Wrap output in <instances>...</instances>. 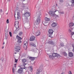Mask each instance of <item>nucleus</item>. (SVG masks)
Wrapping results in <instances>:
<instances>
[{"label": "nucleus", "mask_w": 74, "mask_h": 74, "mask_svg": "<svg viewBox=\"0 0 74 74\" xmlns=\"http://www.w3.org/2000/svg\"><path fill=\"white\" fill-rule=\"evenodd\" d=\"M41 12H40L38 14V18L36 21V25H38V24L40 23V21H41V17H40V16H41Z\"/></svg>", "instance_id": "f257e3e1"}, {"label": "nucleus", "mask_w": 74, "mask_h": 74, "mask_svg": "<svg viewBox=\"0 0 74 74\" xmlns=\"http://www.w3.org/2000/svg\"><path fill=\"white\" fill-rule=\"evenodd\" d=\"M56 11V10L55 11H50L49 12V14L51 15L52 16H53L54 17H57L58 15H56L55 12Z\"/></svg>", "instance_id": "f03ea898"}, {"label": "nucleus", "mask_w": 74, "mask_h": 74, "mask_svg": "<svg viewBox=\"0 0 74 74\" xmlns=\"http://www.w3.org/2000/svg\"><path fill=\"white\" fill-rule=\"evenodd\" d=\"M53 31L52 29H50L49 30V37L52 38V35L53 34Z\"/></svg>", "instance_id": "7ed1b4c3"}, {"label": "nucleus", "mask_w": 74, "mask_h": 74, "mask_svg": "<svg viewBox=\"0 0 74 74\" xmlns=\"http://www.w3.org/2000/svg\"><path fill=\"white\" fill-rule=\"evenodd\" d=\"M19 22L17 21H16L15 22L14 26L16 28V31H17V32H18V30H19Z\"/></svg>", "instance_id": "20e7f679"}, {"label": "nucleus", "mask_w": 74, "mask_h": 74, "mask_svg": "<svg viewBox=\"0 0 74 74\" xmlns=\"http://www.w3.org/2000/svg\"><path fill=\"white\" fill-rule=\"evenodd\" d=\"M22 61L23 62V65H21V67H24V68H23V69H26V67H25V65H26V64H27V63H26V60L24 59H23L22 60Z\"/></svg>", "instance_id": "39448f33"}, {"label": "nucleus", "mask_w": 74, "mask_h": 74, "mask_svg": "<svg viewBox=\"0 0 74 74\" xmlns=\"http://www.w3.org/2000/svg\"><path fill=\"white\" fill-rule=\"evenodd\" d=\"M26 17H29L30 15V13L28 12H26L25 14H23Z\"/></svg>", "instance_id": "423d86ee"}, {"label": "nucleus", "mask_w": 74, "mask_h": 74, "mask_svg": "<svg viewBox=\"0 0 74 74\" xmlns=\"http://www.w3.org/2000/svg\"><path fill=\"white\" fill-rule=\"evenodd\" d=\"M51 26L53 27H56L57 26V23L55 21L53 22Z\"/></svg>", "instance_id": "0eeeda50"}, {"label": "nucleus", "mask_w": 74, "mask_h": 74, "mask_svg": "<svg viewBox=\"0 0 74 74\" xmlns=\"http://www.w3.org/2000/svg\"><path fill=\"white\" fill-rule=\"evenodd\" d=\"M52 56L53 57H58L59 56V55L57 53H53L52 54Z\"/></svg>", "instance_id": "6e6552de"}, {"label": "nucleus", "mask_w": 74, "mask_h": 74, "mask_svg": "<svg viewBox=\"0 0 74 74\" xmlns=\"http://www.w3.org/2000/svg\"><path fill=\"white\" fill-rule=\"evenodd\" d=\"M22 41V40L19 39V44L20 45L19 49V51L21 49V45H22V44H21Z\"/></svg>", "instance_id": "1a4fd4ad"}, {"label": "nucleus", "mask_w": 74, "mask_h": 74, "mask_svg": "<svg viewBox=\"0 0 74 74\" xmlns=\"http://www.w3.org/2000/svg\"><path fill=\"white\" fill-rule=\"evenodd\" d=\"M36 37L35 36H32L30 38L29 40L30 41H34V40H35Z\"/></svg>", "instance_id": "9d476101"}, {"label": "nucleus", "mask_w": 74, "mask_h": 74, "mask_svg": "<svg viewBox=\"0 0 74 74\" xmlns=\"http://www.w3.org/2000/svg\"><path fill=\"white\" fill-rule=\"evenodd\" d=\"M24 69V68H21L19 69V74H22L23 72V69Z\"/></svg>", "instance_id": "9b49d317"}, {"label": "nucleus", "mask_w": 74, "mask_h": 74, "mask_svg": "<svg viewBox=\"0 0 74 74\" xmlns=\"http://www.w3.org/2000/svg\"><path fill=\"white\" fill-rule=\"evenodd\" d=\"M27 47V42H26V43L24 44V48L25 49H26Z\"/></svg>", "instance_id": "f8f14e48"}, {"label": "nucleus", "mask_w": 74, "mask_h": 74, "mask_svg": "<svg viewBox=\"0 0 74 74\" xmlns=\"http://www.w3.org/2000/svg\"><path fill=\"white\" fill-rule=\"evenodd\" d=\"M14 50L16 52H19V46H16L15 47Z\"/></svg>", "instance_id": "ddd939ff"}, {"label": "nucleus", "mask_w": 74, "mask_h": 74, "mask_svg": "<svg viewBox=\"0 0 74 74\" xmlns=\"http://www.w3.org/2000/svg\"><path fill=\"white\" fill-rule=\"evenodd\" d=\"M48 43L49 44H51V45H53L55 44V42H53V41L52 40H50L48 42Z\"/></svg>", "instance_id": "4468645a"}, {"label": "nucleus", "mask_w": 74, "mask_h": 74, "mask_svg": "<svg viewBox=\"0 0 74 74\" xmlns=\"http://www.w3.org/2000/svg\"><path fill=\"white\" fill-rule=\"evenodd\" d=\"M45 23H48V21H49L50 20L49 18H47V17H46L45 18Z\"/></svg>", "instance_id": "2eb2a0df"}, {"label": "nucleus", "mask_w": 74, "mask_h": 74, "mask_svg": "<svg viewBox=\"0 0 74 74\" xmlns=\"http://www.w3.org/2000/svg\"><path fill=\"white\" fill-rule=\"evenodd\" d=\"M74 56V55L73 54V53L71 52H70L69 53V57H73Z\"/></svg>", "instance_id": "dca6fc26"}, {"label": "nucleus", "mask_w": 74, "mask_h": 74, "mask_svg": "<svg viewBox=\"0 0 74 74\" xmlns=\"http://www.w3.org/2000/svg\"><path fill=\"white\" fill-rule=\"evenodd\" d=\"M69 26L70 28H71V27L74 26V23H71L69 24Z\"/></svg>", "instance_id": "f3484780"}, {"label": "nucleus", "mask_w": 74, "mask_h": 74, "mask_svg": "<svg viewBox=\"0 0 74 74\" xmlns=\"http://www.w3.org/2000/svg\"><path fill=\"white\" fill-rule=\"evenodd\" d=\"M30 47H36V45L34 43L32 42L30 43Z\"/></svg>", "instance_id": "a211bd4d"}, {"label": "nucleus", "mask_w": 74, "mask_h": 74, "mask_svg": "<svg viewBox=\"0 0 74 74\" xmlns=\"http://www.w3.org/2000/svg\"><path fill=\"white\" fill-rule=\"evenodd\" d=\"M73 28H70L69 30H68V32L69 33H72V30H73Z\"/></svg>", "instance_id": "6ab92c4d"}, {"label": "nucleus", "mask_w": 74, "mask_h": 74, "mask_svg": "<svg viewBox=\"0 0 74 74\" xmlns=\"http://www.w3.org/2000/svg\"><path fill=\"white\" fill-rule=\"evenodd\" d=\"M18 14H19V12H17V16L16 17V18H16V17H15V15H16V14H15H15L14 17L15 18V20H16H16L18 19V18H19V17H18V15H19Z\"/></svg>", "instance_id": "aec40b11"}, {"label": "nucleus", "mask_w": 74, "mask_h": 74, "mask_svg": "<svg viewBox=\"0 0 74 74\" xmlns=\"http://www.w3.org/2000/svg\"><path fill=\"white\" fill-rule=\"evenodd\" d=\"M35 59H36V57H29V59L31 60H35Z\"/></svg>", "instance_id": "412c9836"}, {"label": "nucleus", "mask_w": 74, "mask_h": 74, "mask_svg": "<svg viewBox=\"0 0 74 74\" xmlns=\"http://www.w3.org/2000/svg\"><path fill=\"white\" fill-rule=\"evenodd\" d=\"M71 2L72 3L71 5V6H72V7H73L74 5L73 4L74 3V0H71Z\"/></svg>", "instance_id": "4be33fe9"}, {"label": "nucleus", "mask_w": 74, "mask_h": 74, "mask_svg": "<svg viewBox=\"0 0 74 74\" xmlns=\"http://www.w3.org/2000/svg\"><path fill=\"white\" fill-rule=\"evenodd\" d=\"M23 33V32H19V35L20 36H21L22 35V34Z\"/></svg>", "instance_id": "5701e85b"}, {"label": "nucleus", "mask_w": 74, "mask_h": 74, "mask_svg": "<svg viewBox=\"0 0 74 74\" xmlns=\"http://www.w3.org/2000/svg\"><path fill=\"white\" fill-rule=\"evenodd\" d=\"M36 34L37 36H38L40 34V32H38L36 33Z\"/></svg>", "instance_id": "b1692460"}, {"label": "nucleus", "mask_w": 74, "mask_h": 74, "mask_svg": "<svg viewBox=\"0 0 74 74\" xmlns=\"http://www.w3.org/2000/svg\"><path fill=\"white\" fill-rule=\"evenodd\" d=\"M25 22H29V20H28V18H26L25 19Z\"/></svg>", "instance_id": "393cba45"}, {"label": "nucleus", "mask_w": 74, "mask_h": 74, "mask_svg": "<svg viewBox=\"0 0 74 74\" xmlns=\"http://www.w3.org/2000/svg\"><path fill=\"white\" fill-rule=\"evenodd\" d=\"M16 39L18 40L17 42H19V36L18 35H17L16 37Z\"/></svg>", "instance_id": "a878e982"}, {"label": "nucleus", "mask_w": 74, "mask_h": 74, "mask_svg": "<svg viewBox=\"0 0 74 74\" xmlns=\"http://www.w3.org/2000/svg\"><path fill=\"white\" fill-rule=\"evenodd\" d=\"M63 53V55H64V56H67V53H66V52H64Z\"/></svg>", "instance_id": "bb28decb"}, {"label": "nucleus", "mask_w": 74, "mask_h": 74, "mask_svg": "<svg viewBox=\"0 0 74 74\" xmlns=\"http://www.w3.org/2000/svg\"><path fill=\"white\" fill-rule=\"evenodd\" d=\"M29 69H30L31 70V71H33V67H32V66H30L29 67Z\"/></svg>", "instance_id": "cd10ccee"}, {"label": "nucleus", "mask_w": 74, "mask_h": 74, "mask_svg": "<svg viewBox=\"0 0 74 74\" xmlns=\"http://www.w3.org/2000/svg\"><path fill=\"white\" fill-rule=\"evenodd\" d=\"M36 74H40V71L37 70L36 71Z\"/></svg>", "instance_id": "c85d7f7f"}, {"label": "nucleus", "mask_w": 74, "mask_h": 74, "mask_svg": "<svg viewBox=\"0 0 74 74\" xmlns=\"http://www.w3.org/2000/svg\"><path fill=\"white\" fill-rule=\"evenodd\" d=\"M59 13L60 14H64V13L63 11L60 12Z\"/></svg>", "instance_id": "c756f323"}, {"label": "nucleus", "mask_w": 74, "mask_h": 74, "mask_svg": "<svg viewBox=\"0 0 74 74\" xmlns=\"http://www.w3.org/2000/svg\"><path fill=\"white\" fill-rule=\"evenodd\" d=\"M60 46H61V47H63L64 46V45L63 43H61L60 44Z\"/></svg>", "instance_id": "7c9ffc66"}, {"label": "nucleus", "mask_w": 74, "mask_h": 74, "mask_svg": "<svg viewBox=\"0 0 74 74\" xmlns=\"http://www.w3.org/2000/svg\"><path fill=\"white\" fill-rule=\"evenodd\" d=\"M9 34H10V37H12V33L11 32H9Z\"/></svg>", "instance_id": "2f4dec72"}, {"label": "nucleus", "mask_w": 74, "mask_h": 74, "mask_svg": "<svg viewBox=\"0 0 74 74\" xmlns=\"http://www.w3.org/2000/svg\"><path fill=\"white\" fill-rule=\"evenodd\" d=\"M18 62V60L15 59V63H17Z\"/></svg>", "instance_id": "473e14b6"}, {"label": "nucleus", "mask_w": 74, "mask_h": 74, "mask_svg": "<svg viewBox=\"0 0 74 74\" xmlns=\"http://www.w3.org/2000/svg\"><path fill=\"white\" fill-rule=\"evenodd\" d=\"M49 57L50 59H52V56H49Z\"/></svg>", "instance_id": "72a5a7b5"}, {"label": "nucleus", "mask_w": 74, "mask_h": 74, "mask_svg": "<svg viewBox=\"0 0 74 74\" xmlns=\"http://www.w3.org/2000/svg\"><path fill=\"white\" fill-rule=\"evenodd\" d=\"M19 40H22V37H20V36H19Z\"/></svg>", "instance_id": "f704fd0d"}, {"label": "nucleus", "mask_w": 74, "mask_h": 74, "mask_svg": "<svg viewBox=\"0 0 74 74\" xmlns=\"http://www.w3.org/2000/svg\"><path fill=\"white\" fill-rule=\"evenodd\" d=\"M6 22L7 23H9V19H7L6 21Z\"/></svg>", "instance_id": "c9c22d12"}, {"label": "nucleus", "mask_w": 74, "mask_h": 74, "mask_svg": "<svg viewBox=\"0 0 74 74\" xmlns=\"http://www.w3.org/2000/svg\"><path fill=\"white\" fill-rule=\"evenodd\" d=\"M16 65H17V64H14V67L15 68H16Z\"/></svg>", "instance_id": "e433bc0d"}, {"label": "nucleus", "mask_w": 74, "mask_h": 74, "mask_svg": "<svg viewBox=\"0 0 74 74\" xmlns=\"http://www.w3.org/2000/svg\"><path fill=\"white\" fill-rule=\"evenodd\" d=\"M55 7L52 8V10H53V11H55Z\"/></svg>", "instance_id": "4c0bfd02"}, {"label": "nucleus", "mask_w": 74, "mask_h": 74, "mask_svg": "<svg viewBox=\"0 0 74 74\" xmlns=\"http://www.w3.org/2000/svg\"><path fill=\"white\" fill-rule=\"evenodd\" d=\"M69 74H72V73H71V71H69Z\"/></svg>", "instance_id": "58836bf2"}, {"label": "nucleus", "mask_w": 74, "mask_h": 74, "mask_svg": "<svg viewBox=\"0 0 74 74\" xmlns=\"http://www.w3.org/2000/svg\"><path fill=\"white\" fill-rule=\"evenodd\" d=\"M1 60L2 62H3V61L4 60V59L3 58L2 59H1Z\"/></svg>", "instance_id": "ea45409f"}, {"label": "nucleus", "mask_w": 74, "mask_h": 74, "mask_svg": "<svg viewBox=\"0 0 74 74\" xmlns=\"http://www.w3.org/2000/svg\"><path fill=\"white\" fill-rule=\"evenodd\" d=\"M71 34L72 35V36H73V34H74V32H72L71 33Z\"/></svg>", "instance_id": "a19ab883"}, {"label": "nucleus", "mask_w": 74, "mask_h": 74, "mask_svg": "<svg viewBox=\"0 0 74 74\" xmlns=\"http://www.w3.org/2000/svg\"><path fill=\"white\" fill-rule=\"evenodd\" d=\"M60 2H63V0H60Z\"/></svg>", "instance_id": "79ce46f5"}, {"label": "nucleus", "mask_w": 74, "mask_h": 74, "mask_svg": "<svg viewBox=\"0 0 74 74\" xmlns=\"http://www.w3.org/2000/svg\"><path fill=\"white\" fill-rule=\"evenodd\" d=\"M5 36H8V34H6V33H5Z\"/></svg>", "instance_id": "37998d69"}, {"label": "nucleus", "mask_w": 74, "mask_h": 74, "mask_svg": "<svg viewBox=\"0 0 74 74\" xmlns=\"http://www.w3.org/2000/svg\"><path fill=\"white\" fill-rule=\"evenodd\" d=\"M13 73H14V70H12Z\"/></svg>", "instance_id": "c03bdc74"}, {"label": "nucleus", "mask_w": 74, "mask_h": 74, "mask_svg": "<svg viewBox=\"0 0 74 74\" xmlns=\"http://www.w3.org/2000/svg\"><path fill=\"white\" fill-rule=\"evenodd\" d=\"M72 47H73V48H74V44L72 45Z\"/></svg>", "instance_id": "a18cd8bd"}, {"label": "nucleus", "mask_w": 74, "mask_h": 74, "mask_svg": "<svg viewBox=\"0 0 74 74\" xmlns=\"http://www.w3.org/2000/svg\"><path fill=\"white\" fill-rule=\"evenodd\" d=\"M2 9L0 10V12H2Z\"/></svg>", "instance_id": "49530a36"}, {"label": "nucleus", "mask_w": 74, "mask_h": 74, "mask_svg": "<svg viewBox=\"0 0 74 74\" xmlns=\"http://www.w3.org/2000/svg\"><path fill=\"white\" fill-rule=\"evenodd\" d=\"M8 37V36H5V38L6 39H7V37Z\"/></svg>", "instance_id": "de8ad7c7"}, {"label": "nucleus", "mask_w": 74, "mask_h": 74, "mask_svg": "<svg viewBox=\"0 0 74 74\" xmlns=\"http://www.w3.org/2000/svg\"><path fill=\"white\" fill-rule=\"evenodd\" d=\"M73 52H74V48H73Z\"/></svg>", "instance_id": "09e8293b"}, {"label": "nucleus", "mask_w": 74, "mask_h": 74, "mask_svg": "<svg viewBox=\"0 0 74 74\" xmlns=\"http://www.w3.org/2000/svg\"><path fill=\"white\" fill-rule=\"evenodd\" d=\"M18 73H19V69H18V71L17 72Z\"/></svg>", "instance_id": "8fccbe9b"}, {"label": "nucleus", "mask_w": 74, "mask_h": 74, "mask_svg": "<svg viewBox=\"0 0 74 74\" xmlns=\"http://www.w3.org/2000/svg\"><path fill=\"white\" fill-rule=\"evenodd\" d=\"M40 71V72H41L42 71V70H40L39 72Z\"/></svg>", "instance_id": "3c124183"}, {"label": "nucleus", "mask_w": 74, "mask_h": 74, "mask_svg": "<svg viewBox=\"0 0 74 74\" xmlns=\"http://www.w3.org/2000/svg\"><path fill=\"white\" fill-rule=\"evenodd\" d=\"M21 16H19V19H21Z\"/></svg>", "instance_id": "603ef678"}, {"label": "nucleus", "mask_w": 74, "mask_h": 74, "mask_svg": "<svg viewBox=\"0 0 74 74\" xmlns=\"http://www.w3.org/2000/svg\"><path fill=\"white\" fill-rule=\"evenodd\" d=\"M21 1H25V0H21Z\"/></svg>", "instance_id": "864d4df0"}, {"label": "nucleus", "mask_w": 74, "mask_h": 74, "mask_svg": "<svg viewBox=\"0 0 74 74\" xmlns=\"http://www.w3.org/2000/svg\"><path fill=\"white\" fill-rule=\"evenodd\" d=\"M12 70H14V68H12Z\"/></svg>", "instance_id": "5fc2aeb1"}, {"label": "nucleus", "mask_w": 74, "mask_h": 74, "mask_svg": "<svg viewBox=\"0 0 74 74\" xmlns=\"http://www.w3.org/2000/svg\"><path fill=\"white\" fill-rule=\"evenodd\" d=\"M2 49H3V48H4V47H2Z\"/></svg>", "instance_id": "6e6d98bb"}, {"label": "nucleus", "mask_w": 74, "mask_h": 74, "mask_svg": "<svg viewBox=\"0 0 74 74\" xmlns=\"http://www.w3.org/2000/svg\"><path fill=\"white\" fill-rule=\"evenodd\" d=\"M14 53H15V54H16L17 53L16 52H15Z\"/></svg>", "instance_id": "4d7b16f0"}, {"label": "nucleus", "mask_w": 74, "mask_h": 74, "mask_svg": "<svg viewBox=\"0 0 74 74\" xmlns=\"http://www.w3.org/2000/svg\"><path fill=\"white\" fill-rule=\"evenodd\" d=\"M4 42H3V45H4Z\"/></svg>", "instance_id": "13d9d810"}, {"label": "nucleus", "mask_w": 74, "mask_h": 74, "mask_svg": "<svg viewBox=\"0 0 74 74\" xmlns=\"http://www.w3.org/2000/svg\"><path fill=\"white\" fill-rule=\"evenodd\" d=\"M66 4H67V5H69V3H66Z\"/></svg>", "instance_id": "bf43d9fd"}, {"label": "nucleus", "mask_w": 74, "mask_h": 74, "mask_svg": "<svg viewBox=\"0 0 74 74\" xmlns=\"http://www.w3.org/2000/svg\"><path fill=\"white\" fill-rule=\"evenodd\" d=\"M8 1H10V0H8Z\"/></svg>", "instance_id": "052dcab7"}, {"label": "nucleus", "mask_w": 74, "mask_h": 74, "mask_svg": "<svg viewBox=\"0 0 74 74\" xmlns=\"http://www.w3.org/2000/svg\"><path fill=\"white\" fill-rule=\"evenodd\" d=\"M69 6H70V5H69L68 6V7H69Z\"/></svg>", "instance_id": "680f3d73"}, {"label": "nucleus", "mask_w": 74, "mask_h": 74, "mask_svg": "<svg viewBox=\"0 0 74 74\" xmlns=\"http://www.w3.org/2000/svg\"><path fill=\"white\" fill-rule=\"evenodd\" d=\"M42 22H43V23L44 22V21H43Z\"/></svg>", "instance_id": "e2e57ef3"}, {"label": "nucleus", "mask_w": 74, "mask_h": 74, "mask_svg": "<svg viewBox=\"0 0 74 74\" xmlns=\"http://www.w3.org/2000/svg\"><path fill=\"white\" fill-rule=\"evenodd\" d=\"M17 17H16V19H17Z\"/></svg>", "instance_id": "0e129e2a"}, {"label": "nucleus", "mask_w": 74, "mask_h": 74, "mask_svg": "<svg viewBox=\"0 0 74 74\" xmlns=\"http://www.w3.org/2000/svg\"><path fill=\"white\" fill-rule=\"evenodd\" d=\"M7 14H8V13H7Z\"/></svg>", "instance_id": "69168bd1"}, {"label": "nucleus", "mask_w": 74, "mask_h": 74, "mask_svg": "<svg viewBox=\"0 0 74 74\" xmlns=\"http://www.w3.org/2000/svg\"><path fill=\"white\" fill-rule=\"evenodd\" d=\"M25 42H24V43H25Z\"/></svg>", "instance_id": "338daca9"}, {"label": "nucleus", "mask_w": 74, "mask_h": 74, "mask_svg": "<svg viewBox=\"0 0 74 74\" xmlns=\"http://www.w3.org/2000/svg\"><path fill=\"white\" fill-rule=\"evenodd\" d=\"M23 6V7H24V6Z\"/></svg>", "instance_id": "774afa93"}]
</instances>
